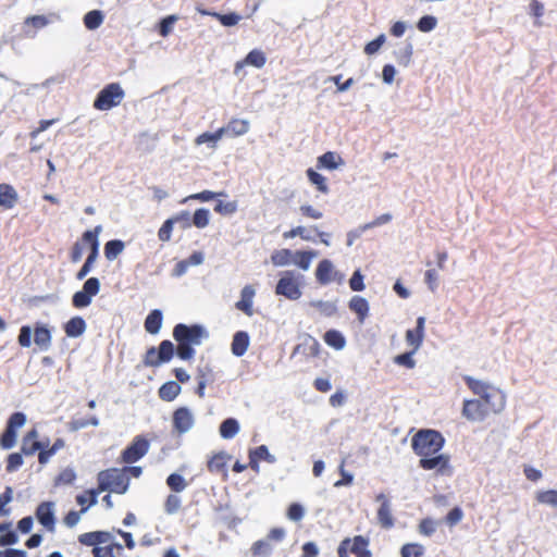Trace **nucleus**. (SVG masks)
<instances>
[{"label":"nucleus","instance_id":"1","mask_svg":"<svg viewBox=\"0 0 557 557\" xmlns=\"http://www.w3.org/2000/svg\"><path fill=\"white\" fill-rule=\"evenodd\" d=\"M205 337H207V332L203 326L178 323L173 329V338L177 343L176 349H174L171 341L164 339L159 344L158 349L156 347L147 349L143 363L146 367L157 368L162 363L169 362L173 358L174 352H176L180 359L189 361L196 354L194 346L200 345Z\"/></svg>","mask_w":557,"mask_h":557},{"label":"nucleus","instance_id":"2","mask_svg":"<svg viewBox=\"0 0 557 557\" xmlns=\"http://www.w3.org/2000/svg\"><path fill=\"white\" fill-rule=\"evenodd\" d=\"M97 487L89 490V503L82 509V512H86L89 507L96 505L97 497L102 492L115 494L126 493L129 486V476L120 469L110 468L102 470L97 474Z\"/></svg>","mask_w":557,"mask_h":557},{"label":"nucleus","instance_id":"3","mask_svg":"<svg viewBox=\"0 0 557 557\" xmlns=\"http://www.w3.org/2000/svg\"><path fill=\"white\" fill-rule=\"evenodd\" d=\"M78 542L85 546H92L94 557H120L123 546L114 542L113 533L109 531H92L78 535Z\"/></svg>","mask_w":557,"mask_h":557},{"label":"nucleus","instance_id":"4","mask_svg":"<svg viewBox=\"0 0 557 557\" xmlns=\"http://www.w3.org/2000/svg\"><path fill=\"white\" fill-rule=\"evenodd\" d=\"M64 447V441L57 438L53 444L46 436L40 435L36 425L22 437L20 453H55Z\"/></svg>","mask_w":557,"mask_h":557},{"label":"nucleus","instance_id":"5","mask_svg":"<svg viewBox=\"0 0 557 557\" xmlns=\"http://www.w3.org/2000/svg\"><path fill=\"white\" fill-rule=\"evenodd\" d=\"M444 443V436L431 429L420 430L411 438V447L416 453H438Z\"/></svg>","mask_w":557,"mask_h":557},{"label":"nucleus","instance_id":"6","mask_svg":"<svg viewBox=\"0 0 557 557\" xmlns=\"http://www.w3.org/2000/svg\"><path fill=\"white\" fill-rule=\"evenodd\" d=\"M302 275L288 270L282 273L275 286V294L284 296L289 300H297L301 297Z\"/></svg>","mask_w":557,"mask_h":557},{"label":"nucleus","instance_id":"7","mask_svg":"<svg viewBox=\"0 0 557 557\" xmlns=\"http://www.w3.org/2000/svg\"><path fill=\"white\" fill-rule=\"evenodd\" d=\"M102 231L101 225L95 226L92 230H88L84 232V239L88 242L89 253L82 265V268L76 273V278L82 281L87 276V274L92 270L94 264L99 256V235Z\"/></svg>","mask_w":557,"mask_h":557},{"label":"nucleus","instance_id":"8","mask_svg":"<svg viewBox=\"0 0 557 557\" xmlns=\"http://www.w3.org/2000/svg\"><path fill=\"white\" fill-rule=\"evenodd\" d=\"M102 231L101 225L95 226L92 230H88L84 232V239L88 242L89 253L82 265V268L76 273V278L82 281L87 276V274L92 270L94 264L99 256V235Z\"/></svg>","mask_w":557,"mask_h":557},{"label":"nucleus","instance_id":"9","mask_svg":"<svg viewBox=\"0 0 557 557\" xmlns=\"http://www.w3.org/2000/svg\"><path fill=\"white\" fill-rule=\"evenodd\" d=\"M125 92L119 83L106 85L97 95L94 108L99 111H108L117 107L124 99Z\"/></svg>","mask_w":557,"mask_h":557},{"label":"nucleus","instance_id":"10","mask_svg":"<svg viewBox=\"0 0 557 557\" xmlns=\"http://www.w3.org/2000/svg\"><path fill=\"white\" fill-rule=\"evenodd\" d=\"M26 414L21 411L13 412L8 421L3 433L0 435V448L9 450L15 446L17 432L25 425Z\"/></svg>","mask_w":557,"mask_h":557},{"label":"nucleus","instance_id":"11","mask_svg":"<svg viewBox=\"0 0 557 557\" xmlns=\"http://www.w3.org/2000/svg\"><path fill=\"white\" fill-rule=\"evenodd\" d=\"M100 290V281L97 277H89L85 281L82 290L76 292L72 297V305L75 308H85L91 304L92 297H95Z\"/></svg>","mask_w":557,"mask_h":557},{"label":"nucleus","instance_id":"12","mask_svg":"<svg viewBox=\"0 0 557 557\" xmlns=\"http://www.w3.org/2000/svg\"><path fill=\"white\" fill-rule=\"evenodd\" d=\"M317 282L321 285H327L332 282L342 283L344 275L334 269L331 260L323 259L315 269Z\"/></svg>","mask_w":557,"mask_h":557},{"label":"nucleus","instance_id":"13","mask_svg":"<svg viewBox=\"0 0 557 557\" xmlns=\"http://www.w3.org/2000/svg\"><path fill=\"white\" fill-rule=\"evenodd\" d=\"M197 388L195 393L199 398H205L206 387L212 385L216 381V372L209 363L198 366L196 370Z\"/></svg>","mask_w":557,"mask_h":557},{"label":"nucleus","instance_id":"14","mask_svg":"<svg viewBox=\"0 0 557 557\" xmlns=\"http://www.w3.org/2000/svg\"><path fill=\"white\" fill-rule=\"evenodd\" d=\"M195 423L191 410L187 407H180L172 414L173 429L182 434L189 431Z\"/></svg>","mask_w":557,"mask_h":557},{"label":"nucleus","instance_id":"15","mask_svg":"<svg viewBox=\"0 0 557 557\" xmlns=\"http://www.w3.org/2000/svg\"><path fill=\"white\" fill-rule=\"evenodd\" d=\"M484 406V403L479 399L465 400L462 414L470 421H482L490 414Z\"/></svg>","mask_w":557,"mask_h":557},{"label":"nucleus","instance_id":"16","mask_svg":"<svg viewBox=\"0 0 557 557\" xmlns=\"http://www.w3.org/2000/svg\"><path fill=\"white\" fill-rule=\"evenodd\" d=\"M52 502H42L36 509V518L39 523L45 527L48 531L52 532L55 528V518L53 513Z\"/></svg>","mask_w":557,"mask_h":557},{"label":"nucleus","instance_id":"17","mask_svg":"<svg viewBox=\"0 0 557 557\" xmlns=\"http://www.w3.org/2000/svg\"><path fill=\"white\" fill-rule=\"evenodd\" d=\"M376 502L380 503L377 509V521L383 529H391L394 527V518L392 515L391 503L388 498L383 494L376 496Z\"/></svg>","mask_w":557,"mask_h":557},{"label":"nucleus","instance_id":"18","mask_svg":"<svg viewBox=\"0 0 557 557\" xmlns=\"http://www.w3.org/2000/svg\"><path fill=\"white\" fill-rule=\"evenodd\" d=\"M479 400H482L484 403L485 409H487L488 413H495L500 411L505 406V399L502 393L492 387L488 392L483 394Z\"/></svg>","mask_w":557,"mask_h":557},{"label":"nucleus","instance_id":"19","mask_svg":"<svg viewBox=\"0 0 557 557\" xmlns=\"http://www.w3.org/2000/svg\"><path fill=\"white\" fill-rule=\"evenodd\" d=\"M233 455H212L208 461V469L211 473L221 474L223 480L227 479V465L232 462Z\"/></svg>","mask_w":557,"mask_h":557},{"label":"nucleus","instance_id":"20","mask_svg":"<svg viewBox=\"0 0 557 557\" xmlns=\"http://www.w3.org/2000/svg\"><path fill=\"white\" fill-rule=\"evenodd\" d=\"M424 317H419L417 319V326L413 330H408L406 332V342L409 346L412 347L413 351L418 350L421 346L424 337Z\"/></svg>","mask_w":557,"mask_h":557},{"label":"nucleus","instance_id":"21","mask_svg":"<svg viewBox=\"0 0 557 557\" xmlns=\"http://www.w3.org/2000/svg\"><path fill=\"white\" fill-rule=\"evenodd\" d=\"M265 62L267 58L264 52L259 49H253L246 55L244 60L236 62L234 73L238 74L239 70L243 69L246 64L261 69L264 66Z\"/></svg>","mask_w":557,"mask_h":557},{"label":"nucleus","instance_id":"22","mask_svg":"<svg viewBox=\"0 0 557 557\" xmlns=\"http://www.w3.org/2000/svg\"><path fill=\"white\" fill-rule=\"evenodd\" d=\"M18 201V194L15 188L8 184H0V207L4 210H10L15 207Z\"/></svg>","mask_w":557,"mask_h":557},{"label":"nucleus","instance_id":"23","mask_svg":"<svg viewBox=\"0 0 557 557\" xmlns=\"http://www.w3.org/2000/svg\"><path fill=\"white\" fill-rule=\"evenodd\" d=\"M255 297V289L250 285H246L240 293V300L235 304L236 309L243 311L248 317L253 314L252 300Z\"/></svg>","mask_w":557,"mask_h":557},{"label":"nucleus","instance_id":"24","mask_svg":"<svg viewBox=\"0 0 557 557\" xmlns=\"http://www.w3.org/2000/svg\"><path fill=\"white\" fill-rule=\"evenodd\" d=\"M249 343L250 341L247 332H236L231 344L232 354L236 357L244 356L249 347Z\"/></svg>","mask_w":557,"mask_h":557},{"label":"nucleus","instance_id":"25","mask_svg":"<svg viewBox=\"0 0 557 557\" xmlns=\"http://www.w3.org/2000/svg\"><path fill=\"white\" fill-rule=\"evenodd\" d=\"M220 129H223V136H242L249 131V122L242 119H232L225 126L220 127Z\"/></svg>","mask_w":557,"mask_h":557},{"label":"nucleus","instance_id":"26","mask_svg":"<svg viewBox=\"0 0 557 557\" xmlns=\"http://www.w3.org/2000/svg\"><path fill=\"white\" fill-rule=\"evenodd\" d=\"M343 163L344 161L339 154L334 151H326L322 156L318 157L317 168L319 170L326 169L332 171L337 169Z\"/></svg>","mask_w":557,"mask_h":557},{"label":"nucleus","instance_id":"27","mask_svg":"<svg viewBox=\"0 0 557 557\" xmlns=\"http://www.w3.org/2000/svg\"><path fill=\"white\" fill-rule=\"evenodd\" d=\"M349 550L356 557H372V553L369 549V540L362 535H356L351 539Z\"/></svg>","mask_w":557,"mask_h":557},{"label":"nucleus","instance_id":"28","mask_svg":"<svg viewBox=\"0 0 557 557\" xmlns=\"http://www.w3.org/2000/svg\"><path fill=\"white\" fill-rule=\"evenodd\" d=\"M349 309L355 312L360 323H363L369 313V304L361 296H354L348 304Z\"/></svg>","mask_w":557,"mask_h":557},{"label":"nucleus","instance_id":"29","mask_svg":"<svg viewBox=\"0 0 557 557\" xmlns=\"http://www.w3.org/2000/svg\"><path fill=\"white\" fill-rule=\"evenodd\" d=\"M34 342L41 350H47L51 345L49 329L45 325L36 324L34 327Z\"/></svg>","mask_w":557,"mask_h":557},{"label":"nucleus","instance_id":"30","mask_svg":"<svg viewBox=\"0 0 557 557\" xmlns=\"http://www.w3.org/2000/svg\"><path fill=\"white\" fill-rule=\"evenodd\" d=\"M181 385L175 381L162 384L158 391L159 397L164 401H173L181 393Z\"/></svg>","mask_w":557,"mask_h":557},{"label":"nucleus","instance_id":"31","mask_svg":"<svg viewBox=\"0 0 557 557\" xmlns=\"http://www.w3.org/2000/svg\"><path fill=\"white\" fill-rule=\"evenodd\" d=\"M86 330V322L82 317H73L64 324V332L69 337H78Z\"/></svg>","mask_w":557,"mask_h":557},{"label":"nucleus","instance_id":"32","mask_svg":"<svg viewBox=\"0 0 557 557\" xmlns=\"http://www.w3.org/2000/svg\"><path fill=\"white\" fill-rule=\"evenodd\" d=\"M307 177L309 182L315 186L317 190L320 191L323 195H326L330 193V187L327 185V178L320 174L319 172L314 171L313 169L309 168L306 171Z\"/></svg>","mask_w":557,"mask_h":557},{"label":"nucleus","instance_id":"33","mask_svg":"<svg viewBox=\"0 0 557 557\" xmlns=\"http://www.w3.org/2000/svg\"><path fill=\"white\" fill-rule=\"evenodd\" d=\"M420 466L425 470L438 468V470L443 472V469L447 468L448 466V456L435 455L431 458H422L420 460Z\"/></svg>","mask_w":557,"mask_h":557},{"label":"nucleus","instance_id":"34","mask_svg":"<svg viewBox=\"0 0 557 557\" xmlns=\"http://www.w3.org/2000/svg\"><path fill=\"white\" fill-rule=\"evenodd\" d=\"M145 330L150 334H157L162 325V312L158 309L152 310L145 320Z\"/></svg>","mask_w":557,"mask_h":557},{"label":"nucleus","instance_id":"35","mask_svg":"<svg viewBox=\"0 0 557 557\" xmlns=\"http://www.w3.org/2000/svg\"><path fill=\"white\" fill-rule=\"evenodd\" d=\"M315 257L314 251L297 250L293 255V262L304 271L310 268L312 259Z\"/></svg>","mask_w":557,"mask_h":557},{"label":"nucleus","instance_id":"36","mask_svg":"<svg viewBox=\"0 0 557 557\" xmlns=\"http://www.w3.org/2000/svg\"><path fill=\"white\" fill-rule=\"evenodd\" d=\"M323 339L329 346H331L337 350L343 349L346 344L345 337L337 330L326 331L323 336Z\"/></svg>","mask_w":557,"mask_h":557},{"label":"nucleus","instance_id":"37","mask_svg":"<svg viewBox=\"0 0 557 557\" xmlns=\"http://www.w3.org/2000/svg\"><path fill=\"white\" fill-rule=\"evenodd\" d=\"M125 248V244L120 239H112L104 245V256L109 261H113Z\"/></svg>","mask_w":557,"mask_h":557},{"label":"nucleus","instance_id":"38","mask_svg":"<svg viewBox=\"0 0 557 557\" xmlns=\"http://www.w3.org/2000/svg\"><path fill=\"white\" fill-rule=\"evenodd\" d=\"M239 431L238 421L234 418L225 419L220 425V434L223 438H232Z\"/></svg>","mask_w":557,"mask_h":557},{"label":"nucleus","instance_id":"39","mask_svg":"<svg viewBox=\"0 0 557 557\" xmlns=\"http://www.w3.org/2000/svg\"><path fill=\"white\" fill-rule=\"evenodd\" d=\"M293 252L289 249L275 250L271 255V262L275 267H284L293 262Z\"/></svg>","mask_w":557,"mask_h":557},{"label":"nucleus","instance_id":"40","mask_svg":"<svg viewBox=\"0 0 557 557\" xmlns=\"http://www.w3.org/2000/svg\"><path fill=\"white\" fill-rule=\"evenodd\" d=\"M18 537L14 531L10 530V523L0 524V545L9 546L17 543Z\"/></svg>","mask_w":557,"mask_h":557},{"label":"nucleus","instance_id":"41","mask_svg":"<svg viewBox=\"0 0 557 557\" xmlns=\"http://www.w3.org/2000/svg\"><path fill=\"white\" fill-rule=\"evenodd\" d=\"M103 22V15L101 11L92 10L85 14L84 24L85 27L92 30L97 29Z\"/></svg>","mask_w":557,"mask_h":557},{"label":"nucleus","instance_id":"42","mask_svg":"<svg viewBox=\"0 0 557 557\" xmlns=\"http://www.w3.org/2000/svg\"><path fill=\"white\" fill-rule=\"evenodd\" d=\"M166 485L169 486V488L174 492V493H180L182 491H184L186 487H187V482L185 481V479L178 474V473H171L168 478H166Z\"/></svg>","mask_w":557,"mask_h":557},{"label":"nucleus","instance_id":"43","mask_svg":"<svg viewBox=\"0 0 557 557\" xmlns=\"http://www.w3.org/2000/svg\"><path fill=\"white\" fill-rule=\"evenodd\" d=\"M210 221V212L206 208L197 209L191 218V225L197 228H203L208 226Z\"/></svg>","mask_w":557,"mask_h":557},{"label":"nucleus","instance_id":"44","mask_svg":"<svg viewBox=\"0 0 557 557\" xmlns=\"http://www.w3.org/2000/svg\"><path fill=\"white\" fill-rule=\"evenodd\" d=\"M465 382H466L467 386L475 395H478L480 397L492 388V386H490L488 384H486V383H484L482 381L475 380V379H473L471 376L465 377Z\"/></svg>","mask_w":557,"mask_h":557},{"label":"nucleus","instance_id":"45","mask_svg":"<svg viewBox=\"0 0 557 557\" xmlns=\"http://www.w3.org/2000/svg\"><path fill=\"white\" fill-rule=\"evenodd\" d=\"M148 449L149 441L141 435H137L123 453H147Z\"/></svg>","mask_w":557,"mask_h":557},{"label":"nucleus","instance_id":"46","mask_svg":"<svg viewBox=\"0 0 557 557\" xmlns=\"http://www.w3.org/2000/svg\"><path fill=\"white\" fill-rule=\"evenodd\" d=\"M76 480V473L72 468L63 469L54 479V486L70 485Z\"/></svg>","mask_w":557,"mask_h":557},{"label":"nucleus","instance_id":"47","mask_svg":"<svg viewBox=\"0 0 557 557\" xmlns=\"http://www.w3.org/2000/svg\"><path fill=\"white\" fill-rule=\"evenodd\" d=\"M535 499L540 504L549 505L552 507H557V490H548L537 492L535 495Z\"/></svg>","mask_w":557,"mask_h":557},{"label":"nucleus","instance_id":"48","mask_svg":"<svg viewBox=\"0 0 557 557\" xmlns=\"http://www.w3.org/2000/svg\"><path fill=\"white\" fill-rule=\"evenodd\" d=\"M85 247H88V242H86L84 239V234H83L82 237L77 242L74 243V245L71 249L70 259L73 263H77L78 261H81Z\"/></svg>","mask_w":557,"mask_h":557},{"label":"nucleus","instance_id":"49","mask_svg":"<svg viewBox=\"0 0 557 557\" xmlns=\"http://www.w3.org/2000/svg\"><path fill=\"white\" fill-rule=\"evenodd\" d=\"M223 137V129H216L214 133L205 132L200 135H198L195 138V144L197 146H200L206 143H213L215 144L218 140H220Z\"/></svg>","mask_w":557,"mask_h":557},{"label":"nucleus","instance_id":"50","mask_svg":"<svg viewBox=\"0 0 557 557\" xmlns=\"http://www.w3.org/2000/svg\"><path fill=\"white\" fill-rule=\"evenodd\" d=\"M305 516V508L299 503H292L286 511V517L290 521L299 522Z\"/></svg>","mask_w":557,"mask_h":557},{"label":"nucleus","instance_id":"51","mask_svg":"<svg viewBox=\"0 0 557 557\" xmlns=\"http://www.w3.org/2000/svg\"><path fill=\"white\" fill-rule=\"evenodd\" d=\"M423 553V546L417 543L405 544L400 550L401 557H422Z\"/></svg>","mask_w":557,"mask_h":557},{"label":"nucleus","instance_id":"52","mask_svg":"<svg viewBox=\"0 0 557 557\" xmlns=\"http://www.w3.org/2000/svg\"><path fill=\"white\" fill-rule=\"evenodd\" d=\"M181 505L182 502L180 496L176 494H170L164 502V510L168 515H174L180 510Z\"/></svg>","mask_w":557,"mask_h":557},{"label":"nucleus","instance_id":"53","mask_svg":"<svg viewBox=\"0 0 557 557\" xmlns=\"http://www.w3.org/2000/svg\"><path fill=\"white\" fill-rule=\"evenodd\" d=\"M212 16L218 18L223 26H234L240 21V15L235 12L226 14L212 13Z\"/></svg>","mask_w":557,"mask_h":557},{"label":"nucleus","instance_id":"54","mask_svg":"<svg viewBox=\"0 0 557 557\" xmlns=\"http://www.w3.org/2000/svg\"><path fill=\"white\" fill-rule=\"evenodd\" d=\"M436 24H437L436 17H434L432 15H424L419 20L417 27L420 32L429 33L436 27Z\"/></svg>","mask_w":557,"mask_h":557},{"label":"nucleus","instance_id":"55","mask_svg":"<svg viewBox=\"0 0 557 557\" xmlns=\"http://www.w3.org/2000/svg\"><path fill=\"white\" fill-rule=\"evenodd\" d=\"M224 195H225L224 193H213L211 190H202L200 193L189 195L182 202L184 203L190 199L199 200V201H209V200H212L213 198H215L216 196H224Z\"/></svg>","mask_w":557,"mask_h":557},{"label":"nucleus","instance_id":"56","mask_svg":"<svg viewBox=\"0 0 557 557\" xmlns=\"http://www.w3.org/2000/svg\"><path fill=\"white\" fill-rule=\"evenodd\" d=\"M170 220L173 224H178L184 230L191 226V218L188 211H181L180 213L170 218Z\"/></svg>","mask_w":557,"mask_h":557},{"label":"nucleus","instance_id":"57","mask_svg":"<svg viewBox=\"0 0 557 557\" xmlns=\"http://www.w3.org/2000/svg\"><path fill=\"white\" fill-rule=\"evenodd\" d=\"M236 210L237 203L235 201L224 202L219 200L214 206V211L223 215L233 214L236 212Z\"/></svg>","mask_w":557,"mask_h":557},{"label":"nucleus","instance_id":"58","mask_svg":"<svg viewBox=\"0 0 557 557\" xmlns=\"http://www.w3.org/2000/svg\"><path fill=\"white\" fill-rule=\"evenodd\" d=\"M173 226L174 224L170 219L165 220L158 231V238L161 242H169L172 236Z\"/></svg>","mask_w":557,"mask_h":557},{"label":"nucleus","instance_id":"59","mask_svg":"<svg viewBox=\"0 0 557 557\" xmlns=\"http://www.w3.org/2000/svg\"><path fill=\"white\" fill-rule=\"evenodd\" d=\"M17 342L22 347H29L32 345V329L28 325H23L20 330Z\"/></svg>","mask_w":557,"mask_h":557},{"label":"nucleus","instance_id":"60","mask_svg":"<svg viewBox=\"0 0 557 557\" xmlns=\"http://www.w3.org/2000/svg\"><path fill=\"white\" fill-rule=\"evenodd\" d=\"M176 20H177V17L175 15H169V16L164 17L160 22L159 34L162 37H166L171 33L172 26L176 22Z\"/></svg>","mask_w":557,"mask_h":557},{"label":"nucleus","instance_id":"61","mask_svg":"<svg viewBox=\"0 0 557 557\" xmlns=\"http://www.w3.org/2000/svg\"><path fill=\"white\" fill-rule=\"evenodd\" d=\"M299 211L302 216L310 218L313 220H319L323 216L322 211L315 209L311 205H302L299 207Z\"/></svg>","mask_w":557,"mask_h":557},{"label":"nucleus","instance_id":"62","mask_svg":"<svg viewBox=\"0 0 557 557\" xmlns=\"http://www.w3.org/2000/svg\"><path fill=\"white\" fill-rule=\"evenodd\" d=\"M349 286L354 292H361L364 289L363 275L359 270L354 272L349 280Z\"/></svg>","mask_w":557,"mask_h":557},{"label":"nucleus","instance_id":"63","mask_svg":"<svg viewBox=\"0 0 557 557\" xmlns=\"http://www.w3.org/2000/svg\"><path fill=\"white\" fill-rule=\"evenodd\" d=\"M413 350L412 351H409V352H405V354H401V355H398L395 357V362L399 366H404L408 369H412L416 364L413 358H412V355H413Z\"/></svg>","mask_w":557,"mask_h":557},{"label":"nucleus","instance_id":"64","mask_svg":"<svg viewBox=\"0 0 557 557\" xmlns=\"http://www.w3.org/2000/svg\"><path fill=\"white\" fill-rule=\"evenodd\" d=\"M419 531L421 534L430 536L435 532V522L430 518L422 519L419 523Z\"/></svg>","mask_w":557,"mask_h":557}]
</instances>
